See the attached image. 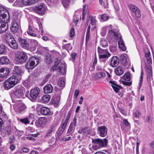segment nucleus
<instances>
[{
	"label": "nucleus",
	"mask_w": 154,
	"mask_h": 154,
	"mask_svg": "<svg viewBox=\"0 0 154 154\" xmlns=\"http://www.w3.org/2000/svg\"><path fill=\"white\" fill-rule=\"evenodd\" d=\"M25 93V88L21 85L16 86L12 91L11 96L14 98H21L22 97Z\"/></svg>",
	"instance_id": "obj_1"
},
{
	"label": "nucleus",
	"mask_w": 154,
	"mask_h": 154,
	"mask_svg": "<svg viewBox=\"0 0 154 154\" xmlns=\"http://www.w3.org/2000/svg\"><path fill=\"white\" fill-rule=\"evenodd\" d=\"M92 142L93 145L92 148L94 150H97L101 147L107 145L108 141L106 139H100L98 138L93 139Z\"/></svg>",
	"instance_id": "obj_2"
},
{
	"label": "nucleus",
	"mask_w": 154,
	"mask_h": 154,
	"mask_svg": "<svg viewBox=\"0 0 154 154\" xmlns=\"http://www.w3.org/2000/svg\"><path fill=\"white\" fill-rule=\"evenodd\" d=\"M20 80L14 76L12 75L6 80L5 82V88L10 89L14 87Z\"/></svg>",
	"instance_id": "obj_3"
},
{
	"label": "nucleus",
	"mask_w": 154,
	"mask_h": 154,
	"mask_svg": "<svg viewBox=\"0 0 154 154\" xmlns=\"http://www.w3.org/2000/svg\"><path fill=\"white\" fill-rule=\"evenodd\" d=\"M5 39L11 48L15 49H17L18 47V44L11 34H6Z\"/></svg>",
	"instance_id": "obj_4"
},
{
	"label": "nucleus",
	"mask_w": 154,
	"mask_h": 154,
	"mask_svg": "<svg viewBox=\"0 0 154 154\" xmlns=\"http://www.w3.org/2000/svg\"><path fill=\"white\" fill-rule=\"evenodd\" d=\"M20 23V19L16 16H14L11 24V30L12 32L15 33L17 32Z\"/></svg>",
	"instance_id": "obj_5"
},
{
	"label": "nucleus",
	"mask_w": 154,
	"mask_h": 154,
	"mask_svg": "<svg viewBox=\"0 0 154 154\" xmlns=\"http://www.w3.org/2000/svg\"><path fill=\"white\" fill-rule=\"evenodd\" d=\"M16 61L19 64H22L26 61L28 58L27 54L23 51H20L16 55Z\"/></svg>",
	"instance_id": "obj_6"
},
{
	"label": "nucleus",
	"mask_w": 154,
	"mask_h": 154,
	"mask_svg": "<svg viewBox=\"0 0 154 154\" xmlns=\"http://www.w3.org/2000/svg\"><path fill=\"white\" fill-rule=\"evenodd\" d=\"M38 59L35 57L30 58L29 61L26 64V67L28 69H32L38 64Z\"/></svg>",
	"instance_id": "obj_7"
},
{
	"label": "nucleus",
	"mask_w": 154,
	"mask_h": 154,
	"mask_svg": "<svg viewBox=\"0 0 154 154\" xmlns=\"http://www.w3.org/2000/svg\"><path fill=\"white\" fill-rule=\"evenodd\" d=\"M98 52L100 59H107L110 56V54L106 50L103 49L100 47L98 48Z\"/></svg>",
	"instance_id": "obj_8"
},
{
	"label": "nucleus",
	"mask_w": 154,
	"mask_h": 154,
	"mask_svg": "<svg viewBox=\"0 0 154 154\" xmlns=\"http://www.w3.org/2000/svg\"><path fill=\"white\" fill-rule=\"evenodd\" d=\"M46 9L47 7L44 3L35 6L34 9L36 13L42 15L45 13Z\"/></svg>",
	"instance_id": "obj_9"
},
{
	"label": "nucleus",
	"mask_w": 154,
	"mask_h": 154,
	"mask_svg": "<svg viewBox=\"0 0 154 154\" xmlns=\"http://www.w3.org/2000/svg\"><path fill=\"white\" fill-rule=\"evenodd\" d=\"M61 94V91L60 90L56 91L55 94L53 97V103L55 106H57L60 103V94Z\"/></svg>",
	"instance_id": "obj_10"
},
{
	"label": "nucleus",
	"mask_w": 154,
	"mask_h": 154,
	"mask_svg": "<svg viewBox=\"0 0 154 154\" xmlns=\"http://www.w3.org/2000/svg\"><path fill=\"white\" fill-rule=\"evenodd\" d=\"M27 107L26 105L23 103H20L14 106V110L19 113L23 112L26 110Z\"/></svg>",
	"instance_id": "obj_11"
},
{
	"label": "nucleus",
	"mask_w": 154,
	"mask_h": 154,
	"mask_svg": "<svg viewBox=\"0 0 154 154\" xmlns=\"http://www.w3.org/2000/svg\"><path fill=\"white\" fill-rule=\"evenodd\" d=\"M51 55L53 59L54 60L55 65L52 68V69L54 70L57 69V64H59L60 62V60H59L60 54L58 52H54L52 53Z\"/></svg>",
	"instance_id": "obj_12"
},
{
	"label": "nucleus",
	"mask_w": 154,
	"mask_h": 154,
	"mask_svg": "<svg viewBox=\"0 0 154 154\" xmlns=\"http://www.w3.org/2000/svg\"><path fill=\"white\" fill-rule=\"evenodd\" d=\"M40 92L39 88H35L31 90L29 95L32 99L35 100L38 97Z\"/></svg>",
	"instance_id": "obj_13"
},
{
	"label": "nucleus",
	"mask_w": 154,
	"mask_h": 154,
	"mask_svg": "<svg viewBox=\"0 0 154 154\" xmlns=\"http://www.w3.org/2000/svg\"><path fill=\"white\" fill-rule=\"evenodd\" d=\"M108 129L105 126H99L97 128L98 133L101 137H105L107 134Z\"/></svg>",
	"instance_id": "obj_14"
},
{
	"label": "nucleus",
	"mask_w": 154,
	"mask_h": 154,
	"mask_svg": "<svg viewBox=\"0 0 154 154\" xmlns=\"http://www.w3.org/2000/svg\"><path fill=\"white\" fill-rule=\"evenodd\" d=\"M23 73V71L20 66H15L14 67L13 75H12L15 76L16 78L20 80L21 75Z\"/></svg>",
	"instance_id": "obj_15"
},
{
	"label": "nucleus",
	"mask_w": 154,
	"mask_h": 154,
	"mask_svg": "<svg viewBox=\"0 0 154 154\" xmlns=\"http://www.w3.org/2000/svg\"><path fill=\"white\" fill-rule=\"evenodd\" d=\"M3 20H0V33H2L5 32L8 29V26L7 23L8 22L7 19Z\"/></svg>",
	"instance_id": "obj_16"
},
{
	"label": "nucleus",
	"mask_w": 154,
	"mask_h": 154,
	"mask_svg": "<svg viewBox=\"0 0 154 154\" xmlns=\"http://www.w3.org/2000/svg\"><path fill=\"white\" fill-rule=\"evenodd\" d=\"M130 75V74L129 73H126L122 77V79L125 80L122 82L123 83L126 85L129 86H131L132 84L131 82H130L131 80Z\"/></svg>",
	"instance_id": "obj_17"
},
{
	"label": "nucleus",
	"mask_w": 154,
	"mask_h": 154,
	"mask_svg": "<svg viewBox=\"0 0 154 154\" xmlns=\"http://www.w3.org/2000/svg\"><path fill=\"white\" fill-rule=\"evenodd\" d=\"M21 46L24 48L28 50L29 48V42L26 39L20 38H18Z\"/></svg>",
	"instance_id": "obj_18"
},
{
	"label": "nucleus",
	"mask_w": 154,
	"mask_h": 154,
	"mask_svg": "<svg viewBox=\"0 0 154 154\" xmlns=\"http://www.w3.org/2000/svg\"><path fill=\"white\" fill-rule=\"evenodd\" d=\"M6 13H8L7 10L3 7L0 6V19L1 20H5L7 17Z\"/></svg>",
	"instance_id": "obj_19"
},
{
	"label": "nucleus",
	"mask_w": 154,
	"mask_h": 154,
	"mask_svg": "<svg viewBox=\"0 0 154 154\" xmlns=\"http://www.w3.org/2000/svg\"><path fill=\"white\" fill-rule=\"evenodd\" d=\"M107 29L109 28V30L108 34V35H112L114 36L116 39H118V36L119 35V32H116L112 30V25H109V26H107Z\"/></svg>",
	"instance_id": "obj_20"
},
{
	"label": "nucleus",
	"mask_w": 154,
	"mask_h": 154,
	"mask_svg": "<svg viewBox=\"0 0 154 154\" xmlns=\"http://www.w3.org/2000/svg\"><path fill=\"white\" fill-rule=\"evenodd\" d=\"M76 120L74 119L73 121L71 122L68 130L67 133H71L73 132L76 126Z\"/></svg>",
	"instance_id": "obj_21"
},
{
	"label": "nucleus",
	"mask_w": 154,
	"mask_h": 154,
	"mask_svg": "<svg viewBox=\"0 0 154 154\" xmlns=\"http://www.w3.org/2000/svg\"><path fill=\"white\" fill-rule=\"evenodd\" d=\"M126 56L127 54H121L120 56V58L125 66H127V65L129 66H130L131 63L130 62L127 60Z\"/></svg>",
	"instance_id": "obj_22"
},
{
	"label": "nucleus",
	"mask_w": 154,
	"mask_h": 154,
	"mask_svg": "<svg viewBox=\"0 0 154 154\" xmlns=\"http://www.w3.org/2000/svg\"><path fill=\"white\" fill-rule=\"evenodd\" d=\"M58 64H57V67L56 69H58L60 72L62 74H64L66 71V64L65 63H61L59 64L58 66Z\"/></svg>",
	"instance_id": "obj_23"
},
{
	"label": "nucleus",
	"mask_w": 154,
	"mask_h": 154,
	"mask_svg": "<svg viewBox=\"0 0 154 154\" xmlns=\"http://www.w3.org/2000/svg\"><path fill=\"white\" fill-rule=\"evenodd\" d=\"M56 127L57 125H53L50 127L45 135V137H48L51 135L52 133H54L56 129Z\"/></svg>",
	"instance_id": "obj_24"
},
{
	"label": "nucleus",
	"mask_w": 154,
	"mask_h": 154,
	"mask_svg": "<svg viewBox=\"0 0 154 154\" xmlns=\"http://www.w3.org/2000/svg\"><path fill=\"white\" fill-rule=\"evenodd\" d=\"M109 82L115 92L116 93L119 92L120 90L121 87L117 85L114 81H109Z\"/></svg>",
	"instance_id": "obj_25"
},
{
	"label": "nucleus",
	"mask_w": 154,
	"mask_h": 154,
	"mask_svg": "<svg viewBox=\"0 0 154 154\" xmlns=\"http://www.w3.org/2000/svg\"><path fill=\"white\" fill-rule=\"evenodd\" d=\"M9 73L8 68H2L0 69V77L3 78L6 76Z\"/></svg>",
	"instance_id": "obj_26"
},
{
	"label": "nucleus",
	"mask_w": 154,
	"mask_h": 154,
	"mask_svg": "<svg viewBox=\"0 0 154 154\" xmlns=\"http://www.w3.org/2000/svg\"><path fill=\"white\" fill-rule=\"evenodd\" d=\"M41 113L44 115H51V112L50 109L46 107H44L41 108Z\"/></svg>",
	"instance_id": "obj_27"
},
{
	"label": "nucleus",
	"mask_w": 154,
	"mask_h": 154,
	"mask_svg": "<svg viewBox=\"0 0 154 154\" xmlns=\"http://www.w3.org/2000/svg\"><path fill=\"white\" fill-rule=\"evenodd\" d=\"M44 90L45 93H50L53 91V87L51 85L48 84L44 87Z\"/></svg>",
	"instance_id": "obj_28"
},
{
	"label": "nucleus",
	"mask_w": 154,
	"mask_h": 154,
	"mask_svg": "<svg viewBox=\"0 0 154 154\" xmlns=\"http://www.w3.org/2000/svg\"><path fill=\"white\" fill-rule=\"evenodd\" d=\"M118 63L119 61L117 57L116 56H113L110 62L111 66L113 67H115L117 66Z\"/></svg>",
	"instance_id": "obj_29"
},
{
	"label": "nucleus",
	"mask_w": 154,
	"mask_h": 154,
	"mask_svg": "<svg viewBox=\"0 0 154 154\" xmlns=\"http://www.w3.org/2000/svg\"><path fill=\"white\" fill-rule=\"evenodd\" d=\"M10 60L7 56L0 57V63L1 64H7L9 63Z\"/></svg>",
	"instance_id": "obj_30"
},
{
	"label": "nucleus",
	"mask_w": 154,
	"mask_h": 154,
	"mask_svg": "<svg viewBox=\"0 0 154 154\" xmlns=\"http://www.w3.org/2000/svg\"><path fill=\"white\" fill-rule=\"evenodd\" d=\"M8 49L7 47L4 44H1L0 45V54H4L5 53Z\"/></svg>",
	"instance_id": "obj_31"
},
{
	"label": "nucleus",
	"mask_w": 154,
	"mask_h": 154,
	"mask_svg": "<svg viewBox=\"0 0 154 154\" xmlns=\"http://www.w3.org/2000/svg\"><path fill=\"white\" fill-rule=\"evenodd\" d=\"M115 72L117 75H120L123 73L124 70L121 67L118 66L115 69Z\"/></svg>",
	"instance_id": "obj_32"
},
{
	"label": "nucleus",
	"mask_w": 154,
	"mask_h": 154,
	"mask_svg": "<svg viewBox=\"0 0 154 154\" xmlns=\"http://www.w3.org/2000/svg\"><path fill=\"white\" fill-rule=\"evenodd\" d=\"M106 76V74L103 72H100L96 74L95 77L97 79H100L101 78H103Z\"/></svg>",
	"instance_id": "obj_33"
},
{
	"label": "nucleus",
	"mask_w": 154,
	"mask_h": 154,
	"mask_svg": "<svg viewBox=\"0 0 154 154\" xmlns=\"http://www.w3.org/2000/svg\"><path fill=\"white\" fill-rule=\"evenodd\" d=\"M54 60L51 54L49 53H47L46 54V62L48 64L51 63V62Z\"/></svg>",
	"instance_id": "obj_34"
},
{
	"label": "nucleus",
	"mask_w": 154,
	"mask_h": 154,
	"mask_svg": "<svg viewBox=\"0 0 154 154\" xmlns=\"http://www.w3.org/2000/svg\"><path fill=\"white\" fill-rule=\"evenodd\" d=\"M57 85L59 87H61V88H63L65 85V82L64 79L61 78L59 79L57 82Z\"/></svg>",
	"instance_id": "obj_35"
},
{
	"label": "nucleus",
	"mask_w": 154,
	"mask_h": 154,
	"mask_svg": "<svg viewBox=\"0 0 154 154\" xmlns=\"http://www.w3.org/2000/svg\"><path fill=\"white\" fill-rule=\"evenodd\" d=\"M50 99L49 95L47 94L43 96L42 97V101L44 103H48Z\"/></svg>",
	"instance_id": "obj_36"
},
{
	"label": "nucleus",
	"mask_w": 154,
	"mask_h": 154,
	"mask_svg": "<svg viewBox=\"0 0 154 154\" xmlns=\"http://www.w3.org/2000/svg\"><path fill=\"white\" fill-rule=\"evenodd\" d=\"M112 71L111 69H110L109 70V71H106V73L107 74V77L104 80V81L106 82H108V81H109V80L110 78L112 77V75L111 74Z\"/></svg>",
	"instance_id": "obj_37"
},
{
	"label": "nucleus",
	"mask_w": 154,
	"mask_h": 154,
	"mask_svg": "<svg viewBox=\"0 0 154 154\" xmlns=\"http://www.w3.org/2000/svg\"><path fill=\"white\" fill-rule=\"evenodd\" d=\"M23 0H17L13 4V5L17 7H22L23 5Z\"/></svg>",
	"instance_id": "obj_38"
},
{
	"label": "nucleus",
	"mask_w": 154,
	"mask_h": 154,
	"mask_svg": "<svg viewBox=\"0 0 154 154\" xmlns=\"http://www.w3.org/2000/svg\"><path fill=\"white\" fill-rule=\"evenodd\" d=\"M27 32L28 35L30 36L33 37H36L37 36V35L35 34L32 32L31 27L30 26H29L28 30H27Z\"/></svg>",
	"instance_id": "obj_39"
},
{
	"label": "nucleus",
	"mask_w": 154,
	"mask_h": 154,
	"mask_svg": "<svg viewBox=\"0 0 154 154\" xmlns=\"http://www.w3.org/2000/svg\"><path fill=\"white\" fill-rule=\"evenodd\" d=\"M37 21L39 28V31H41V34L42 35H43V32L42 30V24L41 22L39 19H37Z\"/></svg>",
	"instance_id": "obj_40"
},
{
	"label": "nucleus",
	"mask_w": 154,
	"mask_h": 154,
	"mask_svg": "<svg viewBox=\"0 0 154 154\" xmlns=\"http://www.w3.org/2000/svg\"><path fill=\"white\" fill-rule=\"evenodd\" d=\"M87 20H90L91 21V23L92 25H94L95 24L96 20L95 18L91 15L89 16Z\"/></svg>",
	"instance_id": "obj_41"
},
{
	"label": "nucleus",
	"mask_w": 154,
	"mask_h": 154,
	"mask_svg": "<svg viewBox=\"0 0 154 154\" xmlns=\"http://www.w3.org/2000/svg\"><path fill=\"white\" fill-rule=\"evenodd\" d=\"M128 6L129 9L133 12H134L135 11L137 10L138 8L136 6L133 4H129L128 5Z\"/></svg>",
	"instance_id": "obj_42"
},
{
	"label": "nucleus",
	"mask_w": 154,
	"mask_h": 154,
	"mask_svg": "<svg viewBox=\"0 0 154 154\" xmlns=\"http://www.w3.org/2000/svg\"><path fill=\"white\" fill-rule=\"evenodd\" d=\"M100 45L102 47L105 48L107 46L108 43L107 41L105 39H102L100 42Z\"/></svg>",
	"instance_id": "obj_43"
},
{
	"label": "nucleus",
	"mask_w": 154,
	"mask_h": 154,
	"mask_svg": "<svg viewBox=\"0 0 154 154\" xmlns=\"http://www.w3.org/2000/svg\"><path fill=\"white\" fill-rule=\"evenodd\" d=\"M62 3L65 8H67L70 2V0H62Z\"/></svg>",
	"instance_id": "obj_44"
},
{
	"label": "nucleus",
	"mask_w": 154,
	"mask_h": 154,
	"mask_svg": "<svg viewBox=\"0 0 154 154\" xmlns=\"http://www.w3.org/2000/svg\"><path fill=\"white\" fill-rule=\"evenodd\" d=\"M119 38L116 39L119 40L118 41V45L119 46H120L121 45H122V44H124V42H123V39H122L121 35H120V33H119Z\"/></svg>",
	"instance_id": "obj_45"
},
{
	"label": "nucleus",
	"mask_w": 154,
	"mask_h": 154,
	"mask_svg": "<svg viewBox=\"0 0 154 154\" xmlns=\"http://www.w3.org/2000/svg\"><path fill=\"white\" fill-rule=\"evenodd\" d=\"M63 48L68 51L69 50H71L72 49V47L70 44H66L62 46Z\"/></svg>",
	"instance_id": "obj_46"
},
{
	"label": "nucleus",
	"mask_w": 154,
	"mask_h": 154,
	"mask_svg": "<svg viewBox=\"0 0 154 154\" xmlns=\"http://www.w3.org/2000/svg\"><path fill=\"white\" fill-rule=\"evenodd\" d=\"M46 119L44 117H40L38 119V123L40 124L43 125L45 123Z\"/></svg>",
	"instance_id": "obj_47"
},
{
	"label": "nucleus",
	"mask_w": 154,
	"mask_h": 154,
	"mask_svg": "<svg viewBox=\"0 0 154 154\" xmlns=\"http://www.w3.org/2000/svg\"><path fill=\"white\" fill-rule=\"evenodd\" d=\"M67 122H68L65 121L64 119L62 120L61 124V129H63V130H65Z\"/></svg>",
	"instance_id": "obj_48"
},
{
	"label": "nucleus",
	"mask_w": 154,
	"mask_h": 154,
	"mask_svg": "<svg viewBox=\"0 0 154 154\" xmlns=\"http://www.w3.org/2000/svg\"><path fill=\"white\" fill-rule=\"evenodd\" d=\"M75 34V30L74 28L72 27L71 28L70 30L69 36L71 38H73Z\"/></svg>",
	"instance_id": "obj_49"
},
{
	"label": "nucleus",
	"mask_w": 154,
	"mask_h": 154,
	"mask_svg": "<svg viewBox=\"0 0 154 154\" xmlns=\"http://www.w3.org/2000/svg\"><path fill=\"white\" fill-rule=\"evenodd\" d=\"M36 46L33 45L32 44V42H31V44H29V48L28 50H30L31 51H35L36 48Z\"/></svg>",
	"instance_id": "obj_50"
},
{
	"label": "nucleus",
	"mask_w": 154,
	"mask_h": 154,
	"mask_svg": "<svg viewBox=\"0 0 154 154\" xmlns=\"http://www.w3.org/2000/svg\"><path fill=\"white\" fill-rule=\"evenodd\" d=\"M146 70L149 73V74H152V67L150 66V64H148V65L146 66Z\"/></svg>",
	"instance_id": "obj_51"
},
{
	"label": "nucleus",
	"mask_w": 154,
	"mask_h": 154,
	"mask_svg": "<svg viewBox=\"0 0 154 154\" xmlns=\"http://www.w3.org/2000/svg\"><path fill=\"white\" fill-rule=\"evenodd\" d=\"M109 17L106 14H103L101 15V18L103 21H107L109 18Z\"/></svg>",
	"instance_id": "obj_52"
},
{
	"label": "nucleus",
	"mask_w": 154,
	"mask_h": 154,
	"mask_svg": "<svg viewBox=\"0 0 154 154\" xmlns=\"http://www.w3.org/2000/svg\"><path fill=\"white\" fill-rule=\"evenodd\" d=\"M23 131H22L16 130L15 131V134L18 136H21L23 134Z\"/></svg>",
	"instance_id": "obj_53"
},
{
	"label": "nucleus",
	"mask_w": 154,
	"mask_h": 154,
	"mask_svg": "<svg viewBox=\"0 0 154 154\" xmlns=\"http://www.w3.org/2000/svg\"><path fill=\"white\" fill-rule=\"evenodd\" d=\"M135 14L137 17L139 18L141 16L140 12L139 9L138 8L134 12Z\"/></svg>",
	"instance_id": "obj_54"
},
{
	"label": "nucleus",
	"mask_w": 154,
	"mask_h": 154,
	"mask_svg": "<svg viewBox=\"0 0 154 154\" xmlns=\"http://www.w3.org/2000/svg\"><path fill=\"white\" fill-rule=\"evenodd\" d=\"M22 2L24 5H31L30 0H23Z\"/></svg>",
	"instance_id": "obj_55"
},
{
	"label": "nucleus",
	"mask_w": 154,
	"mask_h": 154,
	"mask_svg": "<svg viewBox=\"0 0 154 154\" xmlns=\"http://www.w3.org/2000/svg\"><path fill=\"white\" fill-rule=\"evenodd\" d=\"M20 121L25 124H27L29 123L28 119L27 118L21 119L20 120Z\"/></svg>",
	"instance_id": "obj_56"
},
{
	"label": "nucleus",
	"mask_w": 154,
	"mask_h": 154,
	"mask_svg": "<svg viewBox=\"0 0 154 154\" xmlns=\"http://www.w3.org/2000/svg\"><path fill=\"white\" fill-rule=\"evenodd\" d=\"M107 29V27L105 26L104 27H103V29H102V33L103 34V35H102L103 36H104L106 33V30Z\"/></svg>",
	"instance_id": "obj_57"
},
{
	"label": "nucleus",
	"mask_w": 154,
	"mask_h": 154,
	"mask_svg": "<svg viewBox=\"0 0 154 154\" xmlns=\"http://www.w3.org/2000/svg\"><path fill=\"white\" fill-rule=\"evenodd\" d=\"M134 115L136 117L138 118L141 116V113L140 111L137 110L134 113Z\"/></svg>",
	"instance_id": "obj_58"
},
{
	"label": "nucleus",
	"mask_w": 154,
	"mask_h": 154,
	"mask_svg": "<svg viewBox=\"0 0 154 154\" xmlns=\"http://www.w3.org/2000/svg\"><path fill=\"white\" fill-rule=\"evenodd\" d=\"M119 47L123 51H125L126 49V47L125 46V44L123 45L122 44L121 45H120V46H119Z\"/></svg>",
	"instance_id": "obj_59"
},
{
	"label": "nucleus",
	"mask_w": 154,
	"mask_h": 154,
	"mask_svg": "<svg viewBox=\"0 0 154 154\" xmlns=\"http://www.w3.org/2000/svg\"><path fill=\"white\" fill-rule=\"evenodd\" d=\"M84 128H86L84 131H85V132H84V133H85L86 134H89L90 133V130L88 127H85Z\"/></svg>",
	"instance_id": "obj_60"
},
{
	"label": "nucleus",
	"mask_w": 154,
	"mask_h": 154,
	"mask_svg": "<svg viewBox=\"0 0 154 154\" xmlns=\"http://www.w3.org/2000/svg\"><path fill=\"white\" fill-rule=\"evenodd\" d=\"M88 8V6L87 5H84L83 13L84 14H86Z\"/></svg>",
	"instance_id": "obj_61"
},
{
	"label": "nucleus",
	"mask_w": 154,
	"mask_h": 154,
	"mask_svg": "<svg viewBox=\"0 0 154 154\" xmlns=\"http://www.w3.org/2000/svg\"><path fill=\"white\" fill-rule=\"evenodd\" d=\"M76 56V54L75 53H73L71 54V57H72V60L74 62L75 60V56Z\"/></svg>",
	"instance_id": "obj_62"
},
{
	"label": "nucleus",
	"mask_w": 154,
	"mask_h": 154,
	"mask_svg": "<svg viewBox=\"0 0 154 154\" xmlns=\"http://www.w3.org/2000/svg\"><path fill=\"white\" fill-rule=\"evenodd\" d=\"M143 75H141L140 78V83L139 84V86L140 87L142 84V82H143Z\"/></svg>",
	"instance_id": "obj_63"
},
{
	"label": "nucleus",
	"mask_w": 154,
	"mask_h": 154,
	"mask_svg": "<svg viewBox=\"0 0 154 154\" xmlns=\"http://www.w3.org/2000/svg\"><path fill=\"white\" fill-rule=\"evenodd\" d=\"M79 91L77 90H76L75 92L74 93V97L76 98H77V97L79 94Z\"/></svg>",
	"instance_id": "obj_64"
}]
</instances>
